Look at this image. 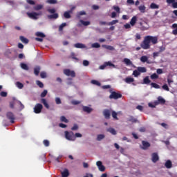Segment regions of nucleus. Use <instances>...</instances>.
Wrapping results in <instances>:
<instances>
[{
	"mask_svg": "<svg viewBox=\"0 0 177 177\" xmlns=\"http://www.w3.org/2000/svg\"><path fill=\"white\" fill-rule=\"evenodd\" d=\"M151 44L152 45H157V44H158V37L150 35L145 36L144 40L140 44L141 47H137L136 50H140L141 48L145 50L150 49Z\"/></svg>",
	"mask_w": 177,
	"mask_h": 177,
	"instance_id": "f257e3e1",
	"label": "nucleus"
},
{
	"mask_svg": "<svg viewBox=\"0 0 177 177\" xmlns=\"http://www.w3.org/2000/svg\"><path fill=\"white\" fill-rule=\"evenodd\" d=\"M64 133H65V138L66 139H67V140H72V141L75 140V136L74 135V132L66 131Z\"/></svg>",
	"mask_w": 177,
	"mask_h": 177,
	"instance_id": "f03ea898",
	"label": "nucleus"
},
{
	"mask_svg": "<svg viewBox=\"0 0 177 177\" xmlns=\"http://www.w3.org/2000/svg\"><path fill=\"white\" fill-rule=\"evenodd\" d=\"M27 16H28V17H30V19H33V20H37L38 19V16H41V15H42V12H27L26 13Z\"/></svg>",
	"mask_w": 177,
	"mask_h": 177,
	"instance_id": "7ed1b4c3",
	"label": "nucleus"
},
{
	"mask_svg": "<svg viewBox=\"0 0 177 177\" xmlns=\"http://www.w3.org/2000/svg\"><path fill=\"white\" fill-rule=\"evenodd\" d=\"M63 73L66 77H71L72 78H75V71H71L70 69H64Z\"/></svg>",
	"mask_w": 177,
	"mask_h": 177,
	"instance_id": "20e7f679",
	"label": "nucleus"
},
{
	"mask_svg": "<svg viewBox=\"0 0 177 177\" xmlns=\"http://www.w3.org/2000/svg\"><path fill=\"white\" fill-rule=\"evenodd\" d=\"M43 109L44 106H42L41 104H37L34 107V113H35V114H39Z\"/></svg>",
	"mask_w": 177,
	"mask_h": 177,
	"instance_id": "39448f33",
	"label": "nucleus"
},
{
	"mask_svg": "<svg viewBox=\"0 0 177 177\" xmlns=\"http://www.w3.org/2000/svg\"><path fill=\"white\" fill-rule=\"evenodd\" d=\"M6 117L8 120H10L11 124H15V120H16V118L15 117V114H13V113L8 112L6 113Z\"/></svg>",
	"mask_w": 177,
	"mask_h": 177,
	"instance_id": "423d86ee",
	"label": "nucleus"
},
{
	"mask_svg": "<svg viewBox=\"0 0 177 177\" xmlns=\"http://www.w3.org/2000/svg\"><path fill=\"white\" fill-rule=\"evenodd\" d=\"M140 30L141 31H146V30H149V24L146 21L140 22Z\"/></svg>",
	"mask_w": 177,
	"mask_h": 177,
	"instance_id": "0eeeda50",
	"label": "nucleus"
},
{
	"mask_svg": "<svg viewBox=\"0 0 177 177\" xmlns=\"http://www.w3.org/2000/svg\"><path fill=\"white\" fill-rule=\"evenodd\" d=\"M122 97V94L120 93H117L115 91L111 92V99H114L115 100H117L118 99H121Z\"/></svg>",
	"mask_w": 177,
	"mask_h": 177,
	"instance_id": "6e6552de",
	"label": "nucleus"
},
{
	"mask_svg": "<svg viewBox=\"0 0 177 177\" xmlns=\"http://www.w3.org/2000/svg\"><path fill=\"white\" fill-rule=\"evenodd\" d=\"M96 165L99 169V171H100V172H104V171H106V167L103 165V163L102 162V161H97L96 162Z\"/></svg>",
	"mask_w": 177,
	"mask_h": 177,
	"instance_id": "1a4fd4ad",
	"label": "nucleus"
},
{
	"mask_svg": "<svg viewBox=\"0 0 177 177\" xmlns=\"http://www.w3.org/2000/svg\"><path fill=\"white\" fill-rule=\"evenodd\" d=\"M160 160V157L158 156V153L154 152L151 154V161L152 162H157Z\"/></svg>",
	"mask_w": 177,
	"mask_h": 177,
	"instance_id": "9d476101",
	"label": "nucleus"
},
{
	"mask_svg": "<svg viewBox=\"0 0 177 177\" xmlns=\"http://www.w3.org/2000/svg\"><path fill=\"white\" fill-rule=\"evenodd\" d=\"M142 147H141V149L142 150H147L149 147H150L151 146L149 142L145 141V140L142 141Z\"/></svg>",
	"mask_w": 177,
	"mask_h": 177,
	"instance_id": "9b49d317",
	"label": "nucleus"
},
{
	"mask_svg": "<svg viewBox=\"0 0 177 177\" xmlns=\"http://www.w3.org/2000/svg\"><path fill=\"white\" fill-rule=\"evenodd\" d=\"M74 47L77 49H87L86 46L82 43H77L74 44Z\"/></svg>",
	"mask_w": 177,
	"mask_h": 177,
	"instance_id": "f8f14e48",
	"label": "nucleus"
},
{
	"mask_svg": "<svg viewBox=\"0 0 177 177\" xmlns=\"http://www.w3.org/2000/svg\"><path fill=\"white\" fill-rule=\"evenodd\" d=\"M155 102H156V104H157L158 106V104H165V100L162 98V97L161 96H159L158 97V100Z\"/></svg>",
	"mask_w": 177,
	"mask_h": 177,
	"instance_id": "ddd939ff",
	"label": "nucleus"
},
{
	"mask_svg": "<svg viewBox=\"0 0 177 177\" xmlns=\"http://www.w3.org/2000/svg\"><path fill=\"white\" fill-rule=\"evenodd\" d=\"M107 66H109V67H111V62H104L103 65H101L100 66V70H104Z\"/></svg>",
	"mask_w": 177,
	"mask_h": 177,
	"instance_id": "4468645a",
	"label": "nucleus"
},
{
	"mask_svg": "<svg viewBox=\"0 0 177 177\" xmlns=\"http://www.w3.org/2000/svg\"><path fill=\"white\" fill-rule=\"evenodd\" d=\"M62 177H68L70 176V172L68 169H64L63 171L61 172Z\"/></svg>",
	"mask_w": 177,
	"mask_h": 177,
	"instance_id": "2eb2a0df",
	"label": "nucleus"
},
{
	"mask_svg": "<svg viewBox=\"0 0 177 177\" xmlns=\"http://www.w3.org/2000/svg\"><path fill=\"white\" fill-rule=\"evenodd\" d=\"M92 108L89 107V106H83V111H84V113H87L88 114H90V113H92Z\"/></svg>",
	"mask_w": 177,
	"mask_h": 177,
	"instance_id": "dca6fc26",
	"label": "nucleus"
},
{
	"mask_svg": "<svg viewBox=\"0 0 177 177\" xmlns=\"http://www.w3.org/2000/svg\"><path fill=\"white\" fill-rule=\"evenodd\" d=\"M136 21H138V17L136 16H133L130 21V24L132 27L136 24Z\"/></svg>",
	"mask_w": 177,
	"mask_h": 177,
	"instance_id": "f3484780",
	"label": "nucleus"
},
{
	"mask_svg": "<svg viewBox=\"0 0 177 177\" xmlns=\"http://www.w3.org/2000/svg\"><path fill=\"white\" fill-rule=\"evenodd\" d=\"M40 102L41 103H42V104H44L46 109H49V104H48V102H46V100L45 98H41Z\"/></svg>",
	"mask_w": 177,
	"mask_h": 177,
	"instance_id": "a211bd4d",
	"label": "nucleus"
},
{
	"mask_svg": "<svg viewBox=\"0 0 177 177\" xmlns=\"http://www.w3.org/2000/svg\"><path fill=\"white\" fill-rule=\"evenodd\" d=\"M48 19L52 20V19H59V14L55 13L53 15H48Z\"/></svg>",
	"mask_w": 177,
	"mask_h": 177,
	"instance_id": "6ab92c4d",
	"label": "nucleus"
},
{
	"mask_svg": "<svg viewBox=\"0 0 177 177\" xmlns=\"http://www.w3.org/2000/svg\"><path fill=\"white\" fill-rule=\"evenodd\" d=\"M127 121L132 122L133 124H136V122H138V119L135 118L133 116H130Z\"/></svg>",
	"mask_w": 177,
	"mask_h": 177,
	"instance_id": "aec40b11",
	"label": "nucleus"
},
{
	"mask_svg": "<svg viewBox=\"0 0 177 177\" xmlns=\"http://www.w3.org/2000/svg\"><path fill=\"white\" fill-rule=\"evenodd\" d=\"M150 82H151V80H150V79L149 78V76L145 77L143 79V82L142 84H145V85H149V84H150Z\"/></svg>",
	"mask_w": 177,
	"mask_h": 177,
	"instance_id": "412c9836",
	"label": "nucleus"
},
{
	"mask_svg": "<svg viewBox=\"0 0 177 177\" xmlns=\"http://www.w3.org/2000/svg\"><path fill=\"white\" fill-rule=\"evenodd\" d=\"M124 81L127 84H132V82H135V79L133 77H126Z\"/></svg>",
	"mask_w": 177,
	"mask_h": 177,
	"instance_id": "4be33fe9",
	"label": "nucleus"
},
{
	"mask_svg": "<svg viewBox=\"0 0 177 177\" xmlns=\"http://www.w3.org/2000/svg\"><path fill=\"white\" fill-rule=\"evenodd\" d=\"M165 166L167 168H172V162L170 160L166 161Z\"/></svg>",
	"mask_w": 177,
	"mask_h": 177,
	"instance_id": "5701e85b",
	"label": "nucleus"
},
{
	"mask_svg": "<svg viewBox=\"0 0 177 177\" xmlns=\"http://www.w3.org/2000/svg\"><path fill=\"white\" fill-rule=\"evenodd\" d=\"M19 39L21 41V42H23V44H28L29 42L28 39L24 37V36H20Z\"/></svg>",
	"mask_w": 177,
	"mask_h": 177,
	"instance_id": "b1692460",
	"label": "nucleus"
},
{
	"mask_svg": "<svg viewBox=\"0 0 177 177\" xmlns=\"http://www.w3.org/2000/svg\"><path fill=\"white\" fill-rule=\"evenodd\" d=\"M39 71H41V67L39 66H36L35 68H34V74L35 75H39Z\"/></svg>",
	"mask_w": 177,
	"mask_h": 177,
	"instance_id": "393cba45",
	"label": "nucleus"
},
{
	"mask_svg": "<svg viewBox=\"0 0 177 177\" xmlns=\"http://www.w3.org/2000/svg\"><path fill=\"white\" fill-rule=\"evenodd\" d=\"M80 21L82 24V26H84L85 27H86V26L91 25V21H84L82 19H80Z\"/></svg>",
	"mask_w": 177,
	"mask_h": 177,
	"instance_id": "a878e982",
	"label": "nucleus"
},
{
	"mask_svg": "<svg viewBox=\"0 0 177 177\" xmlns=\"http://www.w3.org/2000/svg\"><path fill=\"white\" fill-rule=\"evenodd\" d=\"M123 62L127 66H132V62H131V59L128 58H124Z\"/></svg>",
	"mask_w": 177,
	"mask_h": 177,
	"instance_id": "bb28decb",
	"label": "nucleus"
},
{
	"mask_svg": "<svg viewBox=\"0 0 177 177\" xmlns=\"http://www.w3.org/2000/svg\"><path fill=\"white\" fill-rule=\"evenodd\" d=\"M149 8L150 9H159L160 6L155 3H151Z\"/></svg>",
	"mask_w": 177,
	"mask_h": 177,
	"instance_id": "cd10ccee",
	"label": "nucleus"
},
{
	"mask_svg": "<svg viewBox=\"0 0 177 177\" xmlns=\"http://www.w3.org/2000/svg\"><path fill=\"white\" fill-rule=\"evenodd\" d=\"M104 115L105 118H110V111L105 109L104 111Z\"/></svg>",
	"mask_w": 177,
	"mask_h": 177,
	"instance_id": "c85d7f7f",
	"label": "nucleus"
},
{
	"mask_svg": "<svg viewBox=\"0 0 177 177\" xmlns=\"http://www.w3.org/2000/svg\"><path fill=\"white\" fill-rule=\"evenodd\" d=\"M138 70L140 72V73H147V69L145 67H141V66L138 67Z\"/></svg>",
	"mask_w": 177,
	"mask_h": 177,
	"instance_id": "c756f323",
	"label": "nucleus"
},
{
	"mask_svg": "<svg viewBox=\"0 0 177 177\" xmlns=\"http://www.w3.org/2000/svg\"><path fill=\"white\" fill-rule=\"evenodd\" d=\"M44 8V5L42 4H39L37 6H35L33 7L34 10H41Z\"/></svg>",
	"mask_w": 177,
	"mask_h": 177,
	"instance_id": "7c9ffc66",
	"label": "nucleus"
},
{
	"mask_svg": "<svg viewBox=\"0 0 177 177\" xmlns=\"http://www.w3.org/2000/svg\"><path fill=\"white\" fill-rule=\"evenodd\" d=\"M21 68L23 70H26V71H28V70H29L28 66L24 63H21Z\"/></svg>",
	"mask_w": 177,
	"mask_h": 177,
	"instance_id": "2f4dec72",
	"label": "nucleus"
},
{
	"mask_svg": "<svg viewBox=\"0 0 177 177\" xmlns=\"http://www.w3.org/2000/svg\"><path fill=\"white\" fill-rule=\"evenodd\" d=\"M149 60V58L146 55H143L140 57V61L142 63H146Z\"/></svg>",
	"mask_w": 177,
	"mask_h": 177,
	"instance_id": "473e14b6",
	"label": "nucleus"
},
{
	"mask_svg": "<svg viewBox=\"0 0 177 177\" xmlns=\"http://www.w3.org/2000/svg\"><path fill=\"white\" fill-rule=\"evenodd\" d=\"M111 114L113 119L118 120V118L117 117V115H118V113L117 112H115V111H112Z\"/></svg>",
	"mask_w": 177,
	"mask_h": 177,
	"instance_id": "72a5a7b5",
	"label": "nucleus"
},
{
	"mask_svg": "<svg viewBox=\"0 0 177 177\" xmlns=\"http://www.w3.org/2000/svg\"><path fill=\"white\" fill-rule=\"evenodd\" d=\"M138 9L141 13H145V12H146V6H140Z\"/></svg>",
	"mask_w": 177,
	"mask_h": 177,
	"instance_id": "f704fd0d",
	"label": "nucleus"
},
{
	"mask_svg": "<svg viewBox=\"0 0 177 177\" xmlns=\"http://www.w3.org/2000/svg\"><path fill=\"white\" fill-rule=\"evenodd\" d=\"M36 37H39L40 38H45V34L42 33L41 32H37L35 34Z\"/></svg>",
	"mask_w": 177,
	"mask_h": 177,
	"instance_id": "c9c22d12",
	"label": "nucleus"
},
{
	"mask_svg": "<svg viewBox=\"0 0 177 177\" xmlns=\"http://www.w3.org/2000/svg\"><path fill=\"white\" fill-rule=\"evenodd\" d=\"M16 85L19 89H23L24 88V85L20 82H17Z\"/></svg>",
	"mask_w": 177,
	"mask_h": 177,
	"instance_id": "e433bc0d",
	"label": "nucleus"
},
{
	"mask_svg": "<svg viewBox=\"0 0 177 177\" xmlns=\"http://www.w3.org/2000/svg\"><path fill=\"white\" fill-rule=\"evenodd\" d=\"M84 15H86V12L85 11L79 12L77 15V19H81V16H84Z\"/></svg>",
	"mask_w": 177,
	"mask_h": 177,
	"instance_id": "4c0bfd02",
	"label": "nucleus"
},
{
	"mask_svg": "<svg viewBox=\"0 0 177 177\" xmlns=\"http://www.w3.org/2000/svg\"><path fill=\"white\" fill-rule=\"evenodd\" d=\"M100 26H111V22L107 23L106 21H100Z\"/></svg>",
	"mask_w": 177,
	"mask_h": 177,
	"instance_id": "58836bf2",
	"label": "nucleus"
},
{
	"mask_svg": "<svg viewBox=\"0 0 177 177\" xmlns=\"http://www.w3.org/2000/svg\"><path fill=\"white\" fill-rule=\"evenodd\" d=\"M133 75H134V77H139V75H140V72H139V70H135L133 72Z\"/></svg>",
	"mask_w": 177,
	"mask_h": 177,
	"instance_id": "ea45409f",
	"label": "nucleus"
},
{
	"mask_svg": "<svg viewBox=\"0 0 177 177\" xmlns=\"http://www.w3.org/2000/svg\"><path fill=\"white\" fill-rule=\"evenodd\" d=\"M64 17H65V19H71V15H70L69 12H65L64 13Z\"/></svg>",
	"mask_w": 177,
	"mask_h": 177,
	"instance_id": "a19ab883",
	"label": "nucleus"
},
{
	"mask_svg": "<svg viewBox=\"0 0 177 177\" xmlns=\"http://www.w3.org/2000/svg\"><path fill=\"white\" fill-rule=\"evenodd\" d=\"M67 26L66 23H62L59 27V31H63V28Z\"/></svg>",
	"mask_w": 177,
	"mask_h": 177,
	"instance_id": "79ce46f5",
	"label": "nucleus"
},
{
	"mask_svg": "<svg viewBox=\"0 0 177 177\" xmlns=\"http://www.w3.org/2000/svg\"><path fill=\"white\" fill-rule=\"evenodd\" d=\"M47 3H50V5H55L57 3V0H47Z\"/></svg>",
	"mask_w": 177,
	"mask_h": 177,
	"instance_id": "37998d69",
	"label": "nucleus"
},
{
	"mask_svg": "<svg viewBox=\"0 0 177 177\" xmlns=\"http://www.w3.org/2000/svg\"><path fill=\"white\" fill-rule=\"evenodd\" d=\"M60 121L62 122H65L66 124L68 122V120H67V118H65V116H61Z\"/></svg>",
	"mask_w": 177,
	"mask_h": 177,
	"instance_id": "c03bdc74",
	"label": "nucleus"
},
{
	"mask_svg": "<svg viewBox=\"0 0 177 177\" xmlns=\"http://www.w3.org/2000/svg\"><path fill=\"white\" fill-rule=\"evenodd\" d=\"M149 107H151V109H156V106H158L156 104V101L153 103L149 102L148 104Z\"/></svg>",
	"mask_w": 177,
	"mask_h": 177,
	"instance_id": "a18cd8bd",
	"label": "nucleus"
},
{
	"mask_svg": "<svg viewBox=\"0 0 177 177\" xmlns=\"http://www.w3.org/2000/svg\"><path fill=\"white\" fill-rule=\"evenodd\" d=\"M91 84L93 85H97V86H100L101 84L97 80H91Z\"/></svg>",
	"mask_w": 177,
	"mask_h": 177,
	"instance_id": "49530a36",
	"label": "nucleus"
},
{
	"mask_svg": "<svg viewBox=\"0 0 177 177\" xmlns=\"http://www.w3.org/2000/svg\"><path fill=\"white\" fill-rule=\"evenodd\" d=\"M102 139H104V135L99 134L97 137V140H98V142H100V140H102Z\"/></svg>",
	"mask_w": 177,
	"mask_h": 177,
	"instance_id": "de8ad7c7",
	"label": "nucleus"
},
{
	"mask_svg": "<svg viewBox=\"0 0 177 177\" xmlns=\"http://www.w3.org/2000/svg\"><path fill=\"white\" fill-rule=\"evenodd\" d=\"M151 85L153 88H155V89H160V85L157 83H151Z\"/></svg>",
	"mask_w": 177,
	"mask_h": 177,
	"instance_id": "09e8293b",
	"label": "nucleus"
},
{
	"mask_svg": "<svg viewBox=\"0 0 177 177\" xmlns=\"http://www.w3.org/2000/svg\"><path fill=\"white\" fill-rule=\"evenodd\" d=\"M36 84L39 88H44V83H42L41 81L37 80Z\"/></svg>",
	"mask_w": 177,
	"mask_h": 177,
	"instance_id": "8fccbe9b",
	"label": "nucleus"
},
{
	"mask_svg": "<svg viewBox=\"0 0 177 177\" xmlns=\"http://www.w3.org/2000/svg\"><path fill=\"white\" fill-rule=\"evenodd\" d=\"M150 77H151V80H157V79H158V75H157V73H153Z\"/></svg>",
	"mask_w": 177,
	"mask_h": 177,
	"instance_id": "3c124183",
	"label": "nucleus"
},
{
	"mask_svg": "<svg viewBox=\"0 0 177 177\" xmlns=\"http://www.w3.org/2000/svg\"><path fill=\"white\" fill-rule=\"evenodd\" d=\"M48 95V91L44 90V91L41 93L40 96L41 97H45Z\"/></svg>",
	"mask_w": 177,
	"mask_h": 177,
	"instance_id": "603ef678",
	"label": "nucleus"
},
{
	"mask_svg": "<svg viewBox=\"0 0 177 177\" xmlns=\"http://www.w3.org/2000/svg\"><path fill=\"white\" fill-rule=\"evenodd\" d=\"M71 104H73V106H77V104H81V101L72 100Z\"/></svg>",
	"mask_w": 177,
	"mask_h": 177,
	"instance_id": "864d4df0",
	"label": "nucleus"
},
{
	"mask_svg": "<svg viewBox=\"0 0 177 177\" xmlns=\"http://www.w3.org/2000/svg\"><path fill=\"white\" fill-rule=\"evenodd\" d=\"M71 56L72 59H73L74 60H76V62H79L80 59H78L75 57V53H71Z\"/></svg>",
	"mask_w": 177,
	"mask_h": 177,
	"instance_id": "5fc2aeb1",
	"label": "nucleus"
},
{
	"mask_svg": "<svg viewBox=\"0 0 177 177\" xmlns=\"http://www.w3.org/2000/svg\"><path fill=\"white\" fill-rule=\"evenodd\" d=\"M43 143H44V146H45L46 147H49V145H50L49 140H44L43 141Z\"/></svg>",
	"mask_w": 177,
	"mask_h": 177,
	"instance_id": "6e6d98bb",
	"label": "nucleus"
},
{
	"mask_svg": "<svg viewBox=\"0 0 177 177\" xmlns=\"http://www.w3.org/2000/svg\"><path fill=\"white\" fill-rule=\"evenodd\" d=\"M49 13H51L52 15H54L56 13V10L55 8H50L47 10Z\"/></svg>",
	"mask_w": 177,
	"mask_h": 177,
	"instance_id": "4d7b16f0",
	"label": "nucleus"
},
{
	"mask_svg": "<svg viewBox=\"0 0 177 177\" xmlns=\"http://www.w3.org/2000/svg\"><path fill=\"white\" fill-rule=\"evenodd\" d=\"M162 89H164V91H167V92H169V87H168L167 84H164L162 86Z\"/></svg>",
	"mask_w": 177,
	"mask_h": 177,
	"instance_id": "13d9d810",
	"label": "nucleus"
},
{
	"mask_svg": "<svg viewBox=\"0 0 177 177\" xmlns=\"http://www.w3.org/2000/svg\"><path fill=\"white\" fill-rule=\"evenodd\" d=\"M0 95L1 96V97H6V96H8V93L5 91H1L0 93Z\"/></svg>",
	"mask_w": 177,
	"mask_h": 177,
	"instance_id": "bf43d9fd",
	"label": "nucleus"
},
{
	"mask_svg": "<svg viewBox=\"0 0 177 177\" xmlns=\"http://www.w3.org/2000/svg\"><path fill=\"white\" fill-rule=\"evenodd\" d=\"M92 48H100V44L99 43H93L92 44Z\"/></svg>",
	"mask_w": 177,
	"mask_h": 177,
	"instance_id": "052dcab7",
	"label": "nucleus"
},
{
	"mask_svg": "<svg viewBox=\"0 0 177 177\" xmlns=\"http://www.w3.org/2000/svg\"><path fill=\"white\" fill-rule=\"evenodd\" d=\"M55 103L56 104H62V100L59 97L55 98Z\"/></svg>",
	"mask_w": 177,
	"mask_h": 177,
	"instance_id": "680f3d73",
	"label": "nucleus"
},
{
	"mask_svg": "<svg viewBox=\"0 0 177 177\" xmlns=\"http://www.w3.org/2000/svg\"><path fill=\"white\" fill-rule=\"evenodd\" d=\"M78 129V124H75L73 127L71 128V131H77Z\"/></svg>",
	"mask_w": 177,
	"mask_h": 177,
	"instance_id": "e2e57ef3",
	"label": "nucleus"
},
{
	"mask_svg": "<svg viewBox=\"0 0 177 177\" xmlns=\"http://www.w3.org/2000/svg\"><path fill=\"white\" fill-rule=\"evenodd\" d=\"M83 66H84L85 67L89 66V61H88V60H84V61H83Z\"/></svg>",
	"mask_w": 177,
	"mask_h": 177,
	"instance_id": "0e129e2a",
	"label": "nucleus"
},
{
	"mask_svg": "<svg viewBox=\"0 0 177 177\" xmlns=\"http://www.w3.org/2000/svg\"><path fill=\"white\" fill-rule=\"evenodd\" d=\"M40 77H41V78H46V73H45V72H41V73H40Z\"/></svg>",
	"mask_w": 177,
	"mask_h": 177,
	"instance_id": "69168bd1",
	"label": "nucleus"
},
{
	"mask_svg": "<svg viewBox=\"0 0 177 177\" xmlns=\"http://www.w3.org/2000/svg\"><path fill=\"white\" fill-rule=\"evenodd\" d=\"M164 50H165V46H162L159 47V52H164Z\"/></svg>",
	"mask_w": 177,
	"mask_h": 177,
	"instance_id": "338daca9",
	"label": "nucleus"
},
{
	"mask_svg": "<svg viewBox=\"0 0 177 177\" xmlns=\"http://www.w3.org/2000/svg\"><path fill=\"white\" fill-rule=\"evenodd\" d=\"M172 8H174V9H177V2L175 1V0H174V2L172 4Z\"/></svg>",
	"mask_w": 177,
	"mask_h": 177,
	"instance_id": "774afa93",
	"label": "nucleus"
}]
</instances>
